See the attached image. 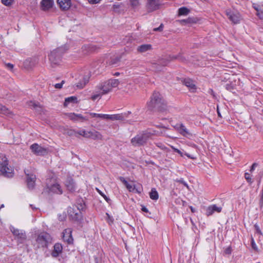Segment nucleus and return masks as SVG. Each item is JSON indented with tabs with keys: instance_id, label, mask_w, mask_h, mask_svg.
<instances>
[{
	"instance_id": "nucleus-41",
	"label": "nucleus",
	"mask_w": 263,
	"mask_h": 263,
	"mask_svg": "<svg viewBox=\"0 0 263 263\" xmlns=\"http://www.w3.org/2000/svg\"><path fill=\"white\" fill-rule=\"evenodd\" d=\"M180 23L182 25L191 23V18L184 19L179 21Z\"/></svg>"
},
{
	"instance_id": "nucleus-49",
	"label": "nucleus",
	"mask_w": 263,
	"mask_h": 263,
	"mask_svg": "<svg viewBox=\"0 0 263 263\" xmlns=\"http://www.w3.org/2000/svg\"><path fill=\"white\" fill-rule=\"evenodd\" d=\"M120 180L124 183L126 186H127V184L129 183L123 177H120Z\"/></svg>"
},
{
	"instance_id": "nucleus-24",
	"label": "nucleus",
	"mask_w": 263,
	"mask_h": 263,
	"mask_svg": "<svg viewBox=\"0 0 263 263\" xmlns=\"http://www.w3.org/2000/svg\"><path fill=\"white\" fill-rule=\"evenodd\" d=\"M68 117L71 120L73 121H83L87 120V119L83 117L81 114H76L74 113L69 114Z\"/></svg>"
},
{
	"instance_id": "nucleus-37",
	"label": "nucleus",
	"mask_w": 263,
	"mask_h": 263,
	"mask_svg": "<svg viewBox=\"0 0 263 263\" xmlns=\"http://www.w3.org/2000/svg\"><path fill=\"white\" fill-rule=\"evenodd\" d=\"M119 60H119V58H114V59H112V60L110 61V63H109V65H112V66L115 65H116V64H117V63L119 61Z\"/></svg>"
},
{
	"instance_id": "nucleus-30",
	"label": "nucleus",
	"mask_w": 263,
	"mask_h": 263,
	"mask_svg": "<svg viewBox=\"0 0 263 263\" xmlns=\"http://www.w3.org/2000/svg\"><path fill=\"white\" fill-rule=\"evenodd\" d=\"M149 197L153 200H157L158 199V193L155 189H152L149 193Z\"/></svg>"
},
{
	"instance_id": "nucleus-48",
	"label": "nucleus",
	"mask_w": 263,
	"mask_h": 263,
	"mask_svg": "<svg viewBox=\"0 0 263 263\" xmlns=\"http://www.w3.org/2000/svg\"><path fill=\"white\" fill-rule=\"evenodd\" d=\"M120 180L124 183L126 186H127V184L129 183L123 177H120Z\"/></svg>"
},
{
	"instance_id": "nucleus-39",
	"label": "nucleus",
	"mask_w": 263,
	"mask_h": 263,
	"mask_svg": "<svg viewBox=\"0 0 263 263\" xmlns=\"http://www.w3.org/2000/svg\"><path fill=\"white\" fill-rule=\"evenodd\" d=\"M245 178L248 182H249L250 183H252V179L250 177V174L248 173H246L245 174Z\"/></svg>"
},
{
	"instance_id": "nucleus-14",
	"label": "nucleus",
	"mask_w": 263,
	"mask_h": 263,
	"mask_svg": "<svg viewBox=\"0 0 263 263\" xmlns=\"http://www.w3.org/2000/svg\"><path fill=\"white\" fill-rule=\"evenodd\" d=\"M32 152L37 155H43L46 153V149L40 146L36 143H34L30 146Z\"/></svg>"
},
{
	"instance_id": "nucleus-7",
	"label": "nucleus",
	"mask_w": 263,
	"mask_h": 263,
	"mask_svg": "<svg viewBox=\"0 0 263 263\" xmlns=\"http://www.w3.org/2000/svg\"><path fill=\"white\" fill-rule=\"evenodd\" d=\"M46 186L49 193L57 194H62L63 193V190L61 185L55 180H47Z\"/></svg>"
},
{
	"instance_id": "nucleus-13",
	"label": "nucleus",
	"mask_w": 263,
	"mask_h": 263,
	"mask_svg": "<svg viewBox=\"0 0 263 263\" xmlns=\"http://www.w3.org/2000/svg\"><path fill=\"white\" fill-rule=\"evenodd\" d=\"M25 173L27 176V183L28 187L29 189H33L35 185L36 179L35 176L33 174H30L28 171L25 170Z\"/></svg>"
},
{
	"instance_id": "nucleus-27",
	"label": "nucleus",
	"mask_w": 263,
	"mask_h": 263,
	"mask_svg": "<svg viewBox=\"0 0 263 263\" xmlns=\"http://www.w3.org/2000/svg\"><path fill=\"white\" fill-rule=\"evenodd\" d=\"M107 120L112 121L123 120L124 116L122 114L107 115Z\"/></svg>"
},
{
	"instance_id": "nucleus-9",
	"label": "nucleus",
	"mask_w": 263,
	"mask_h": 263,
	"mask_svg": "<svg viewBox=\"0 0 263 263\" xmlns=\"http://www.w3.org/2000/svg\"><path fill=\"white\" fill-rule=\"evenodd\" d=\"M175 128L183 137L188 139H191L194 137V134L187 129L182 123L177 124Z\"/></svg>"
},
{
	"instance_id": "nucleus-29",
	"label": "nucleus",
	"mask_w": 263,
	"mask_h": 263,
	"mask_svg": "<svg viewBox=\"0 0 263 263\" xmlns=\"http://www.w3.org/2000/svg\"><path fill=\"white\" fill-rule=\"evenodd\" d=\"M0 114L11 116L12 112L7 108L0 104Z\"/></svg>"
},
{
	"instance_id": "nucleus-25",
	"label": "nucleus",
	"mask_w": 263,
	"mask_h": 263,
	"mask_svg": "<svg viewBox=\"0 0 263 263\" xmlns=\"http://www.w3.org/2000/svg\"><path fill=\"white\" fill-rule=\"evenodd\" d=\"M152 49L150 44H143L138 47L137 51L139 53H144Z\"/></svg>"
},
{
	"instance_id": "nucleus-55",
	"label": "nucleus",
	"mask_w": 263,
	"mask_h": 263,
	"mask_svg": "<svg viewBox=\"0 0 263 263\" xmlns=\"http://www.w3.org/2000/svg\"><path fill=\"white\" fill-rule=\"evenodd\" d=\"M153 30L154 31H162L161 30H160V28L158 27V28H155L153 29Z\"/></svg>"
},
{
	"instance_id": "nucleus-23",
	"label": "nucleus",
	"mask_w": 263,
	"mask_h": 263,
	"mask_svg": "<svg viewBox=\"0 0 263 263\" xmlns=\"http://www.w3.org/2000/svg\"><path fill=\"white\" fill-rule=\"evenodd\" d=\"M88 138H91L93 140H101L102 139V136L97 131H89Z\"/></svg>"
},
{
	"instance_id": "nucleus-47",
	"label": "nucleus",
	"mask_w": 263,
	"mask_h": 263,
	"mask_svg": "<svg viewBox=\"0 0 263 263\" xmlns=\"http://www.w3.org/2000/svg\"><path fill=\"white\" fill-rule=\"evenodd\" d=\"M152 64L153 65V68L157 71H160L161 70V68L160 66L157 67V66H155L156 65V63H153Z\"/></svg>"
},
{
	"instance_id": "nucleus-17",
	"label": "nucleus",
	"mask_w": 263,
	"mask_h": 263,
	"mask_svg": "<svg viewBox=\"0 0 263 263\" xmlns=\"http://www.w3.org/2000/svg\"><path fill=\"white\" fill-rule=\"evenodd\" d=\"M90 76V73L89 72H87L85 76H83L82 78L83 80H80V81L76 84V87L79 89H82L84 88L86 84L88 83Z\"/></svg>"
},
{
	"instance_id": "nucleus-42",
	"label": "nucleus",
	"mask_w": 263,
	"mask_h": 263,
	"mask_svg": "<svg viewBox=\"0 0 263 263\" xmlns=\"http://www.w3.org/2000/svg\"><path fill=\"white\" fill-rule=\"evenodd\" d=\"M65 83V81H62L61 83H57L54 85V87L55 88L60 89L62 87L63 85Z\"/></svg>"
},
{
	"instance_id": "nucleus-34",
	"label": "nucleus",
	"mask_w": 263,
	"mask_h": 263,
	"mask_svg": "<svg viewBox=\"0 0 263 263\" xmlns=\"http://www.w3.org/2000/svg\"><path fill=\"white\" fill-rule=\"evenodd\" d=\"M129 4L133 8H136L138 7L140 5L139 0H128Z\"/></svg>"
},
{
	"instance_id": "nucleus-5",
	"label": "nucleus",
	"mask_w": 263,
	"mask_h": 263,
	"mask_svg": "<svg viewBox=\"0 0 263 263\" xmlns=\"http://www.w3.org/2000/svg\"><path fill=\"white\" fill-rule=\"evenodd\" d=\"M64 52L62 47L58 48L53 50L49 55V60L52 66L59 65L61 61V57Z\"/></svg>"
},
{
	"instance_id": "nucleus-1",
	"label": "nucleus",
	"mask_w": 263,
	"mask_h": 263,
	"mask_svg": "<svg viewBox=\"0 0 263 263\" xmlns=\"http://www.w3.org/2000/svg\"><path fill=\"white\" fill-rule=\"evenodd\" d=\"M155 134V131L154 130H147L143 131L133 138L130 140V142L134 146H143Z\"/></svg>"
},
{
	"instance_id": "nucleus-11",
	"label": "nucleus",
	"mask_w": 263,
	"mask_h": 263,
	"mask_svg": "<svg viewBox=\"0 0 263 263\" xmlns=\"http://www.w3.org/2000/svg\"><path fill=\"white\" fill-rule=\"evenodd\" d=\"M49 238V235L47 233H41L39 234L36 239V247L43 248L47 246V239Z\"/></svg>"
},
{
	"instance_id": "nucleus-56",
	"label": "nucleus",
	"mask_w": 263,
	"mask_h": 263,
	"mask_svg": "<svg viewBox=\"0 0 263 263\" xmlns=\"http://www.w3.org/2000/svg\"><path fill=\"white\" fill-rule=\"evenodd\" d=\"M253 5H254L253 6L254 8L257 11V12H258L259 11L258 7L255 5L254 4Z\"/></svg>"
},
{
	"instance_id": "nucleus-52",
	"label": "nucleus",
	"mask_w": 263,
	"mask_h": 263,
	"mask_svg": "<svg viewBox=\"0 0 263 263\" xmlns=\"http://www.w3.org/2000/svg\"><path fill=\"white\" fill-rule=\"evenodd\" d=\"M231 253V250L230 248H228L226 250H225V253L226 254H229Z\"/></svg>"
},
{
	"instance_id": "nucleus-33",
	"label": "nucleus",
	"mask_w": 263,
	"mask_h": 263,
	"mask_svg": "<svg viewBox=\"0 0 263 263\" xmlns=\"http://www.w3.org/2000/svg\"><path fill=\"white\" fill-rule=\"evenodd\" d=\"M28 105L31 108H33L37 111H39L41 108L38 103H36L33 101H30L28 102Z\"/></svg>"
},
{
	"instance_id": "nucleus-40",
	"label": "nucleus",
	"mask_w": 263,
	"mask_h": 263,
	"mask_svg": "<svg viewBox=\"0 0 263 263\" xmlns=\"http://www.w3.org/2000/svg\"><path fill=\"white\" fill-rule=\"evenodd\" d=\"M251 246L252 248L256 251H258V248L253 238H251Z\"/></svg>"
},
{
	"instance_id": "nucleus-44",
	"label": "nucleus",
	"mask_w": 263,
	"mask_h": 263,
	"mask_svg": "<svg viewBox=\"0 0 263 263\" xmlns=\"http://www.w3.org/2000/svg\"><path fill=\"white\" fill-rule=\"evenodd\" d=\"M5 66L8 69L11 70H12L14 67L13 65L11 63H6Z\"/></svg>"
},
{
	"instance_id": "nucleus-4",
	"label": "nucleus",
	"mask_w": 263,
	"mask_h": 263,
	"mask_svg": "<svg viewBox=\"0 0 263 263\" xmlns=\"http://www.w3.org/2000/svg\"><path fill=\"white\" fill-rule=\"evenodd\" d=\"M119 84L118 80L111 79L100 84L98 87L102 90V94H106L110 91L113 88L117 87Z\"/></svg>"
},
{
	"instance_id": "nucleus-26",
	"label": "nucleus",
	"mask_w": 263,
	"mask_h": 263,
	"mask_svg": "<svg viewBox=\"0 0 263 263\" xmlns=\"http://www.w3.org/2000/svg\"><path fill=\"white\" fill-rule=\"evenodd\" d=\"M183 84L187 86V87L190 88L191 89L194 90L196 89V86L194 83V82L192 80L187 78L185 79L183 81Z\"/></svg>"
},
{
	"instance_id": "nucleus-35",
	"label": "nucleus",
	"mask_w": 263,
	"mask_h": 263,
	"mask_svg": "<svg viewBox=\"0 0 263 263\" xmlns=\"http://www.w3.org/2000/svg\"><path fill=\"white\" fill-rule=\"evenodd\" d=\"M89 131H86L83 129L79 130L77 132L79 135L82 136L85 138H88Z\"/></svg>"
},
{
	"instance_id": "nucleus-59",
	"label": "nucleus",
	"mask_w": 263,
	"mask_h": 263,
	"mask_svg": "<svg viewBox=\"0 0 263 263\" xmlns=\"http://www.w3.org/2000/svg\"><path fill=\"white\" fill-rule=\"evenodd\" d=\"M142 210L143 212H148L147 209L145 207H143V208H142Z\"/></svg>"
},
{
	"instance_id": "nucleus-38",
	"label": "nucleus",
	"mask_w": 263,
	"mask_h": 263,
	"mask_svg": "<svg viewBox=\"0 0 263 263\" xmlns=\"http://www.w3.org/2000/svg\"><path fill=\"white\" fill-rule=\"evenodd\" d=\"M103 94H102V92L101 93H96V94H95L93 95H92L91 96V99L93 101H95L96 100V99H97L98 98H100L101 96Z\"/></svg>"
},
{
	"instance_id": "nucleus-58",
	"label": "nucleus",
	"mask_w": 263,
	"mask_h": 263,
	"mask_svg": "<svg viewBox=\"0 0 263 263\" xmlns=\"http://www.w3.org/2000/svg\"><path fill=\"white\" fill-rule=\"evenodd\" d=\"M177 153L179 154L181 157L183 156V153L181 151H180L179 149Z\"/></svg>"
},
{
	"instance_id": "nucleus-31",
	"label": "nucleus",
	"mask_w": 263,
	"mask_h": 263,
	"mask_svg": "<svg viewBox=\"0 0 263 263\" xmlns=\"http://www.w3.org/2000/svg\"><path fill=\"white\" fill-rule=\"evenodd\" d=\"M89 114L92 118L97 117L102 119L107 120V114H97L94 112H90Z\"/></svg>"
},
{
	"instance_id": "nucleus-62",
	"label": "nucleus",
	"mask_w": 263,
	"mask_h": 263,
	"mask_svg": "<svg viewBox=\"0 0 263 263\" xmlns=\"http://www.w3.org/2000/svg\"><path fill=\"white\" fill-rule=\"evenodd\" d=\"M255 227L257 228V232L259 234H261V231L259 230L257 226H255Z\"/></svg>"
},
{
	"instance_id": "nucleus-19",
	"label": "nucleus",
	"mask_w": 263,
	"mask_h": 263,
	"mask_svg": "<svg viewBox=\"0 0 263 263\" xmlns=\"http://www.w3.org/2000/svg\"><path fill=\"white\" fill-rule=\"evenodd\" d=\"M58 5L62 10H68L71 5V0H57Z\"/></svg>"
},
{
	"instance_id": "nucleus-36",
	"label": "nucleus",
	"mask_w": 263,
	"mask_h": 263,
	"mask_svg": "<svg viewBox=\"0 0 263 263\" xmlns=\"http://www.w3.org/2000/svg\"><path fill=\"white\" fill-rule=\"evenodd\" d=\"M13 2V0H2V3L5 6L11 5Z\"/></svg>"
},
{
	"instance_id": "nucleus-60",
	"label": "nucleus",
	"mask_w": 263,
	"mask_h": 263,
	"mask_svg": "<svg viewBox=\"0 0 263 263\" xmlns=\"http://www.w3.org/2000/svg\"><path fill=\"white\" fill-rule=\"evenodd\" d=\"M190 208L192 212L194 213L195 212V209L193 206H191Z\"/></svg>"
},
{
	"instance_id": "nucleus-51",
	"label": "nucleus",
	"mask_w": 263,
	"mask_h": 263,
	"mask_svg": "<svg viewBox=\"0 0 263 263\" xmlns=\"http://www.w3.org/2000/svg\"><path fill=\"white\" fill-rule=\"evenodd\" d=\"M256 14L257 15V16H258V17H259L260 18H261L263 17V12H259V11L258 12H257V13Z\"/></svg>"
},
{
	"instance_id": "nucleus-3",
	"label": "nucleus",
	"mask_w": 263,
	"mask_h": 263,
	"mask_svg": "<svg viewBox=\"0 0 263 263\" xmlns=\"http://www.w3.org/2000/svg\"><path fill=\"white\" fill-rule=\"evenodd\" d=\"M14 172L12 167L8 165L7 158L3 155H0V175L11 178Z\"/></svg>"
},
{
	"instance_id": "nucleus-16",
	"label": "nucleus",
	"mask_w": 263,
	"mask_h": 263,
	"mask_svg": "<svg viewBox=\"0 0 263 263\" xmlns=\"http://www.w3.org/2000/svg\"><path fill=\"white\" fill-rule=\"evenodd\" d=\"M71 233L72 230L70 228L65 229L63 232V240L69 244L71 243L73 241Z\"/></svg>"
},
{
	"instance_id": "nucleus-57",
	"label": "nucleus",
	"mask_w": 263,
	"mask_h": 263,
	"mask_svg": "<svg viewBox=\"0 0 263 263\" xmlns=\"http://www.w3.org/2000/svg\"><path fill=\"white\" fill-rule=\"evenodd\" d=\"M30 206L32 208V209L33 210H37V208H36V207L34 206H33V205H32V204H30Z\"/></svg>"
},
{
	"instance_id": "nucleus-43",
	"label": "nucleus",
	"mask_w": 263,
	"mask_h": 263,
	"mask_svg": "<svg viewBox=\"0 0 263 263\" xmlns=\"http://www.w3.org/2000/svg\"><path fill=\"white\" fill-rule=\"evenodd\" d=\"M126 187L130 192L134 191L135 190V187L132 184L129 183L127 184V186Z\"/></svg>"
},
{
	"instance_id": "nucleus-22",
	"label": "nucleus",
	"mask_w": 263,
	"mask_h": 263,
	"mask_svg": "<svg viewBox=\"0 0 263 263\" xmlns=\"http://www.w3.org/2000/svg\"><path fill=\"white\" fill-rule=\"evenodd\" d=\"M65 186L67 190L71 192H74L76 189L74 182L73 179L70 178H68L65 181Z\"/></svg>"
},
{
	"instance_id": "nucleus-64",
	"label": "nucleus",
	"mask_w": 263,
	"mask_h": 263,
	"mask_svg": "<svg viewBox=\"0 0 263 263\" xmlns=\"http://www.w3.org/2000/svg\"><path fill=\"white\" fill-rule=\"evenodd\" d=\"M119 74H120V73L119 72H116L114 75L116 76H118Z\"/></svg>"
},
{
	"instance_id": "nucleus-53",
	"label": "nucleus",
	"mask_w": 263,
	"mask_h": 263,
	"mask_svg": "<svg viewBox=\"0 0 263 263\" xmlns=\"http://www.w3.org/2000/svg\"><path fill=\"white\" fill-rule=\"evenodd\" d=\"M96 190L100 194V195H101L102 197L104 196L105 194L102 192H101L100 190H99L98 188H96Z\"/></svg>"
},
{
	"instance_id": "nucleus-2",
	"label": "nucleus",
	"mask_w": 263,
	"mask_h": 263,
	"mask_svg": "<svg viewBox=\"0 0 263 263\" xmlns=\"http://www.w3.org/2000/svg\"><path fill=\"white\" fill-rule=\"evenodd\" d=\"M151 110H163L165 109L166 103L161 95L158 92H154L151 97L150 101L147 103Z\"/></svg>"
},
{
	"instance_id": "nucleus-54",
	"label": "nucleus",
	"mask_w": 263,
	"mask_h": 263,
	"mask_svg": "<svg viewBox=\"0 0 263 263\" xmlns=\"http://www.w3.org/2000/svg\"><path fill=\"white\" fill-rule=\"evenodd\" d=\"M103 197L107 202H109V201H110V199L108 198L105 195H104V196H103Z\"/></svg>"
},
{
	"instance_id": "nucleus-46",
	"label": "nucleus",
	"mask_w": 263,
	"mask_h": 263,
	"mask_svg": "<svg viewBox=\"0 0 263 263\" xmlns=\"http://www.w3.org/2000/svg\"><path fill=\"white\" fill-rule=\"evenodd\" d=\"M258 165V164L256 163H254L251 167V169H250V172H252L255 168V167Z\"/></svg>"
},
{
	"instance_id": "nucleus-21",
	"label": "nucleus",
	"mask_w": 263,
	"mask_h": 263,
	"mask_svg": "<svg viewBox=\"0 0 263 263\" xmlns=\"http://www.w3.org/2000/svg\"><path fill=\"white\" fill-rule=\"evenodd\" d=\"M137 88L135 84H128L123 89V91L126 93L131 95L133 94L136 90Z\"/></svg>"
},
{
	"instance_id": "nucleus-10",
	"label": "nucleus",
	"mask_w": 263,
	"mask_h": 263,
	"mask_svg": "<svg viewBox=\"0 0 263 263\" xmlns=\"http://www.w3.org/2000/svg\"><path fill=\"white\" fill-rule=\"evenodd\" d=\"M10 230L19 243H22L26 239V235L24 231L18 230L13 227H11Z\"/></svg>"
},
{
	"instance_id": "nucleus-61",
	"label": "nucleus",
	"mask_w": 263,
	"mask_h": 263,
	"mask_svg": "<svg viewBox=\"0 0 263 263\" xmlns=\"http://www.w3.org/2000/svg\"><path fill=\"white\" fill-rule=\"evenodd\" d=\"M163 26H163V24H161V25H160L159 26V28H160V30H161V31H162V30H163Z\"/></svg>"
},
{
	"instance_id": "nucleus-28",
	"label": "nucleus",
	"mask_w": 263,
	"mask_h": 263,
	"mask_svg": "<svg viewBox=\"0 0 263 263\" xmlns=\"http://www.w3.org/2000/svg\"><path fill=\"white\" fill-rule=\"evenodd\" d=\"M77 102V98L74 96L68 97L65 99L64 105L67 106L70 103H76Z\"/></svg>"
},
{
	"instance_id": "nucleus-8",
	"label": "nucleus",
	"mask_w": 263,
	"mask_h": 263,
	"mask_svg": "<svg viewBox=\"0 0 263 263\" xmlns=\"http://www.w3.org/2000/svg\"><path fill=\"white\" fill-rule=\"evenodd\" d=\"M226 14L229 20L234 24L239 23L241 19L240 13L236 11L227 10L226 11Z\"/></svg>"
},
{
	"instance_id": "nucleus-12",
	"label": "nucleus",
	"mask_w": 263,
	"mask_h": 263,
	"mask_svg": "<svg viewBox=\"0 0 263 263\" xmlns=\"http://www.w3.org/2000/svg\"><path fill=\"white\" fill-rule=\"evenodd\" d=\"M160 6V0H146V8L148 12L157 10Z\"/></svg>"
},
{
	"instance_id": "nucleus-63",
	"label": "nucleus",
	"mask_w": 263,
	"mask_h": 263,
	"mask_svg": "<svg viewBox=\"0 0 263 263\" xmlns=\"http://www.w3.org/2000/svg\"><path fill=\"white\" fill-rule=\"evenodd\" d=\"M160 147L162 149H167V148L166 147H165L164 145L161 146Z\"/></svg>"
},
{
	"instance_id": "nucleus-20",
	"label": "nucleus",
	"mask_w": 263,
	"mask_h": 263,
	"mask_svg": "<svg viewBox=\"0 0 263 263\" xmlns=\"http://www.w3.org/2000/svg\"><path fill=\"white\" fill-rule=\"evenodd\" d=\"M63 247L61 243H57L54 245L53 250L51 253L53 257H57L62 252Z\"/></svg>"
},
{
	"instance_id": "nucleus-18",
	"label": "nucleus",
	"mask_w": 263,
	"mask_h": 263,
	"mask_svg": "<svg viewBox=\"0 0 263 263\" xmlns=\"http://www.w3.org/2000/svg\"><path fill=\"white\" fill-rule=\"evenodd\" d=\"M222 208L217 206L215 204L209 206L206 209V215L207 216L212 215L214 212L220 213L221 211Z\"/></svg>"
},
{
	"instance_id": "nucleus-50",
	"label": "nucleus",
	"mask_w": 263,
	"mask_h": 263,
	"mask_svg": "<svg viewBox=\"0 0 263 263\" xmlns=\"http://www.w3.org/2000/svg\"><path fill=\"white\" fill-rule=\"evenodd\" d=\"M184 155L185 156H186L188 158H190V159H195V157H193L192 156H191V155L185 153H184Z\"/></svg>"
},
{
	"instance_id": "nucleus-15",
	"label": "nucleus",
	"mask_w": 263,
	"mask_h": 263,
	"mask_svg": "<svg viewBox=\"0 0 263 263\" xmlns=\"http://www.w3.org/2000/svg\"><path fill=\"white\" fill-rule=\"evenodd\" d=\"M54 5V0H42L40 3L41 9L46 11L51 9Z\"/></svg>"
},
{
	"instance_id": "nucleus-32",
	"label": "nucleus",
	"mask_w": 263,
	"mask_h": 263,
	"mask_svg": "<svg viewBox=\"0 0 263 263\" xmlns=\"http://www.w3.org/2000/svg\"><path fill=\"white\" fill-rule=\"evenodd\" d=\"M190 12V10L186 7H181L178 9L179 15H186Z\"/></svg>"
},
{
	"instance_id": "nucleus-6",
	"label": "nucleus",
	"mask_w": 263,
	"mask_h": 263,
	"mask_svg": "<svg viewBox=\"0 0 263 263\" xmlns=\"http://www.w3.org/2000/svg\"><path fill=\"white\" fill-rule=\"evenodd\" d=\"M83 204H80L79 206L73 205V207H69L68 209V214L73 220H78L81 217V211L84 208Z\"/></svg>"
},
{
	"instance_id": "nucleus-45",
	"label": "nucleus",
	"mask_w": 263,
	"mask_h": 263,
	"mask_svg": "<svg viewBox=\"0 0 263 263\" xmlns=\"http://www.w3.org/2000/svg\"><path fill=\"white\" fill-rule=\"evenodd\" d=\"M88 2L91 4H96L99 3L101 0H88Z\"/></svg>"
}]
</instances>
